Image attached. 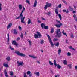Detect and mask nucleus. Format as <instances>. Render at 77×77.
<instances>
[{"instance_id":"7c9ffc66","label":"nucleus","mask_w":77,"mask_h":77,"mask_svg":"<svg viewBox=\"0 0 77 77\" xmlns=\"http://www.w3.org/2000/svg\"><path fill=\"white\" fill-rule=\"evenodd\" d=\"M69 49H71V50H74V51H75V49L73 48H72V46H70L69 47Z\"/></svg>"},{"instance_id":"0e129e2a","label":"nucleus","mask_w":77,"mask_h":77,"mask_svg":"<svg viewBox=\"0 0 77 77\" xmlns=\"http://www.w3.org/2000/svg\"><path fill=\"white\" fill-rule=\"evenodd\" d=\"M42 20H43L44 21H45V19H44V18L43 17H42Z\"/></svg>"},{"instance_id":"bb28decb","label":"nucleus","mask_w":77,"mask_h":77,"mask_svg":"<svg viewBox=\"0 0 77 77\" xmlns=\"http://www.w3.org/2000/svg\"><path fill=\"white\" fill-rule=\"evenodd\" d=\"M47 36L48 37V40H49V41H51V38H50V35H47Z\"/></svg>"},{"instance_id":"39448f33","label":"nucleus","mask_w":77,"mask_h":77,"mask_svg":"<svg viewBox=\"0 0 77 77\" xmlns=\"http://www.w3.org/2000/svg\"><path fill=\"white\" fill-rule=\"evenodd\" d=\"M62 23H60L58 24L55 25V26L57 28H60L61 26H62Z\"/></svg>"},{"instance_id":"f03ea898","label":"nucleus","mask_w":77,"mask_h":77,"mask_svg":"<svg viewBox=\"0 0 77 77\" xmlns=\"http://www.w3.org/2000/svg\"><path fill=\"white\" fill-rule=\"evenodd\" d=\"M15 53L16 54H17L18 56H20L21 57H26V55L25 54L20 52L17 50L15 51Z\"/></svg>"},{"instance_id":"dca6fc26","label":"nucleus","mask_w":77,"mask_h":77,"mask_svg":"<svg viewBox=\"0 0 77 77\" xmlns=\"http://www.w3.org/2000/svg\"><path fill=\"white\" fill-rule=\"evenodd\" d=\"M54 28H51V31H50V33H53V32H54Z\"/></svg>"},{"instance_id":"338daca9","label":"nucleus","mask_w":77,"mask_h":77,"mask_svg":"<svg viewBox=\"0 0 77 77\" xmlns=\"http://www.w3.org/2000/svg\"><path fill=\"white\" fill-rule=\"evenodd\" d=\"M75 69H76V70H77V66H76L75 67Z\"/></svg>"},{"instance_id":"864d4df0","label":"nucleus","mask_w":77,"mask_h":77,"mask_svg":"<svg viewBox=\"0 0 77 77\" xmlns=\"http://www.w3.org/2000/svg\"><path fill=\"white\" fill-rule=\"evenodd\" d=\"M68 66L69 67V68L70 69H71V68L72 66H71V64L68 65Z\"/></svg>"},{"instance_id":"c9c22d12","label":"nucleus","mask_w":77,"mask_h":77,"mask_svg":"<svg viewBox=\"0 0 77 77\" xmlns=\"http://www.w3.org/2000/svg\"><path fill=\"white\" fill-rule=\"evenodd\" d=\"M19 8L20 10L22 9V5H19Z\"/></svg>"},{"instance_id":"8fccbe9b","label":"nucleus","mask_w":77,"mask_h":77,"mask_svg":"<svg viewBox=\"0 0 77 77\" xmlns=\"http://www.w3.org/2000/svg\"><path fill=\"white\" fill-rule=\"evenodd\" d=\"M57 41H58V39L57 38H54L53 39V41L54 42Z\"/></svg>"},{"instance_id":"a878e982","label":"nucleus","mask_w":77,"mask_h":77,"mask_svg":"<svg viewBox=\"0 0 77 77\" xmlns=\"http://www.w3.org/2000/svg\"><path fill=\"white\" fill-rule=\"evenodd\" d=\"M49 42L50 44H51L52 47H53V46H54V44H53V42H52V40H51V41H49Z\"/></svg>"},{"instance_id":"20e7f679","label":"nucleus","mask_w":77,"mask_h":77,"mask_svg":"<svg viewBox=\"0 0 77 77\" xmlns=\"http://www.w3.org/2000/svg\"><path fill=\"white\" fill-rule=\"evenodd\" d=\"M17 63L18 64V66H20L21 65V66H23L24 65V63L23 62H19L17 61Z\"/></svg>"},{"instance_id":"4d7b16f0","label":"nucleus","mask_w":77,"mask_h":77,"mask_svg":"<svg viewBox=\"0 0 77 77\" xmlns=\"http://www.w3.org/2000/svg\"><path fill=\"white\" fill-rule=\"evenodd\" d=\"M2 6V4L0 3V11H1L2 9V8L1 6Z\"/></svg>"},{"instance_id":"f257e3e1","label":"nucleus","mask_w":77,"mask_h":77,"mask_svg":"<svg viewBox=\"0 0 77 77\" xmlns=\"http://www.w3.org/2000/svg\"><path fill=\"white\" fill-rule=\"evenodd\" d=\"M55 33L56 34L55 38H59L62 36V32H60V29H57V30L55 32Z\"/></svg>"},{"instance_id":"e2e57ef3","label":"nucleus","mask_w":77,"mask_h":77,"mask_svg":"<svg viewBox=\"0 0 77 77\" xmlns=\"http://www.w3.org/2000/svg\"><path fill=\"white\" fill-rule=\"evenodd\" d=\"M63 35H64L65 36H67V34H66V33H64Z\"/></svg>"},{"instance_id":"ea45409f","label":"nucleus","mask_w":77,"mask_h":77,"mask_svg":"<svg viewBox=\"0 0 77 77\" xmlns=\"http://www.w3.org/2000/svg\"><path fill=\"white\" fill-rule=\"evenodd\" d=\"M28 42L29 44V45L30 46L32 45V42L30 40H29L28 41Z\"/></svg>"},{"instance_id":"3c124183","label":"nucleus","mask_w":77,"mask_h":77,"mask_svg":"<svg viewBox=\"0 0 77 77\" xmlns=\"http://www.w3.org/2000/svg\"><path fill=\"white\" fill-rule=\"evenodd\" d=\"M18 28L19 29V30H22V28H21V26H19Z\"/></svg>"},{"instance_id":"09e8293b","label":"nucleus","mask_w":77,"mask_h":77,"mask_svg":"<svg viewBox=\"0 0 77 77\" xmlns=\"http://www.w3.org/2000/svg\"><path fill=\"white\" fill-rule=\"evenodd\" d=\"M10 48L11 50H14V49L13 48H12V46H10Z\"/></svg>"},{"instance_id":"1a4fd4ad","label":"nucleus","mask_w":77,"mask_h":77,"mask_svg":"<svg viewBox=\"0 0 77 77\" xmlns=\"http://www.w3.org/2000/svg\"><path fill=\"white\" fill-rule=\"evenodd\" d=\"M7 36H8V41L7 42V44H9V33H8L7 34Z\"/></svg>"},{"instance_id":"393cba45","label":"nucleus","mask_w":77,"mask_h":77,"mask_svg":"<svg viewBox=\"0 0 77 77\" xmlns=\"http://www.w3.org/2000/svg\"><path fill=\"white\" fill-rule=\"evenodd\" d=\"M35 74L36 75V76H39V72H35Z\"/></svg>"},{"instance_id":"5fc2aeb1","label":"nucleus","mask_w":77,"mask_h":77,"mask_svg":"<svg viewBox=\"0 0 77 77\" xmlns=\"http://www.w3.org/2000/svg\"><path fill=\"white\" fill-rule=\"evenodd\" d=\"M44 40H41L40 43L41 44H44Z\"/></svg>"},{"instance_id":"2f4dec72","label":"nucleus","mask_w":77,"mask_h":77,"mask_svg":"<svg viewBox=\"0 0 77 77\" xmlns=\"http://www.w3.org/2000/svg\"><path fill=\"white\" fill-rule=\"evenodd\" d=\"M58 16L60 18V20H62V16H61V14H58Z\"/></svg>"},{"instance_id":"e433bc0d","label":"nucleus","mask_w":77,"mask_h":77,"mask_svg":"<svg viewBox=\"0 0 77 77\" xmlns=\"http://www.w3.org/2000/svg\"><path fill=\"white\" fill-rule=\"evenodd\" d=\"M63 63L64 65H67V61H66V60H64Z\"/></svg>"},{"instance_id":"c85d7f7f","label":"nucleus","mask_w":77,"mask_h":77,"mask_svg":"<svg viewBox=\"0 0 77 77\" xmlns=\"http://www.w3.org/2000/svg\"><path fill=\"white\" fill-rule=\"evenodd\" d=\"M17 43V42H16V41L15 40L13 41L12 42V44H13L14 45H15V44Z\"/></svg>"},{"instance_id":"37998d69","label":"nucleus","mask_w":77,"mask_h":77,"mask_svg":"<svg viewBox=\"0 0 77 77\" xmlns=\"http://www.w3.org/2000/svg\"><path fill=\"white\" fill-rule=\"evenodd\" d=\"M20 37L22 39H23V33H21V35H20Z\"/></svg>"},{"instance_id":"72a5a7b5","label":"nucleus","mask_w":77,"mask_h":77,"mask_svg":"<svg viewBox=\"0 0 77 77\" xmlns=\"http://www.w3.org/2000/svg\"><path fill=\"white\" fill-rule=\"evenodd\" d=\"M44 29H46V30H48V26H44Z\"/></svg>"},{"instance_id":"49530a36","label":"nucleus","mask_w":77,"mask_h":77,"mask_svg":"<svg viewBox=\"0 0 77 77\" xmlns=\"http://www.w3.org/2000/svg\"><path fill=\"white\" fill-rule=\"evenodd\" d=\"M31 73V72H30V71H29L27 72V74L28 75H29V74H30Z\"/></svg>"},{"instance_id":"f8f14e48","label":"nucleus","mask_w":77,"mask_h":77,"mask_svg":"<svg viewBox=\"0 0 77 77\" xmlns=\"http://www.w3.org/2000/svg\"><path fill=\"white\" fill-rule=\"evenodd\" d=\"M23 17V15L20 14V16H18L16 18V20H18L20 18V17Z\"/></svg>"},{"instance_id":"680f3d73","label":"nucleus","mask_w":77,"mask_h":77,"mask_svg":"<svg viewBox=\"0 0 77 77\" xmlns=\"http://www.w3.org/2000/svg\"><path fill=\"white\" fill-rule=\"evenodd\" d=\"M32 75V73H30V74H29V77H31Z\"/></svg>"},{"instance_id":"4468645a","label":"nucleus","mask_w":77,"mask_h":77,"mask_svg":"<svg viewBox=\"0 0 77 77\" xmlns=\"http://www.w3.org/2000/svg\"><path fill=\"white\" fill-rule=\"evenodd\" d=\"M63 12H66V14H68L69 12V11H68V9H67V11L66 10L64 9L63 10Z\"/></svg>"},{"instance_id":"4be33fe9","label":"nucleus","mask_w":77,"mask_h":77,"mask_svg":"<svg viewBox=\"0 0 77 77\" xmlns=\"http://www.w3.org/2000/svg\"><path fill=\"white\" fill-rule=\"evenodd\" d=\"M3 66L5 67H6V68H8L9 67V65L7 64H4Z\"/></svg>"},{"instance_id":"5701e85b","label":"nucleus","mask_w":77,"mask_h":77,"mask_svg":"<svg viewBox=\"0 0 77 77\" xmlns=\"http://www.w3.org/2000/svg\"><path fill=\"white\" fill-rule=\"evenodd\" d=\"M49 65H51V66H53L54 64L53 63L51 62L50 61H49Z\"/></svg>"},{"instance_id":"58836bf2","label":"nucleus","mask_w":77,"mask_h":77,"mask_svg":"<svg viewBox=\"0 0 77 77\" xmlns=\"http://www.w3.org/2000/svg\"><path fill=\"white\" fill-rule=\"evenodd\" d=\"M67 55L68 56H70L71 55V53L68 52L67 54Z\"/></svg>"},{"instance_id":"c756f323","label":"nucleus","mask_w":77,"mask_h":77,"mask_svg":"<svg viewBox=\"0 0 77 77\" xmlns=\"http://www.w3.org/2000/svg\"><path fill=\"white\" fill-rule=\"evenodd\" d=\"M31 23V20L29 18L28 19V24H30Z\"/></svg>"},{"instance_id":"774afa93","label":"nucleus","mask_w":77,"mask_h":77,"mask_svg":"<svg viewBox=\"0 0 77 77\" xmlns=\"http://www.w3.org/2000/svg\"><path fill=\"white\" fill-rule=\"evenodd\" d=\"M3 74H2V73H1L0 74V76L1 77H2L3 76Z\"/></svg>"},{"instance_id":"c03bdc74","label":"nucleus","mask_w":77,"mask_h":77,"mask_svg":"<svg viewBox=\"0 0 77 77\" xmlns=\"http://www.w3.org/2000/svg\"><path fill=\"white\" fill-rule=\"evenodd\" d=\"M62 1L63 3H64L66 5H67V2H66V1H65V0H62Z\"/></svg>"},{"instance_id":"79ce46f5","label":"nucleus","mask_w":77,"mask_h":77,"mask_svg":"<svg viewBox=\"0 0 77 77\" xmlns=\"http://www.w3.org/2000/svg\"><path fill=\"white\" fill-rule=\"evenodd\" d=\"M47 8H48V6H47V4H46V5H45V6L44 7L45 10H46V9H47Z\"/></svg>"},{"instance_id":"7ed1b4c3","label":"nucleus","mask_w":77,"mask_h":77,"mask_svg":"<svg viewBox=\"0 0 77 77\" xmlns=\"http://www.w3.org/2000/svg\"><path fill=\"white\" fill-rule=\"evenodd\" d=\"M37 34H35L34 35V37H35V39H36V38H39L41 36V33L40 32H36Z\"/></svg>"},{"instance_id":"f704fd0d","label":"nucleus","mask_w":77,"mask_h":77,"mask_svg":"<svg viewBox=\"0 0 77 77\" xmlns=\"http://www.w3.org/2000/svg\"><path fill=\"white\" fill-rule=\"evenodd\" d=\"M29 57H32V58H33L34 59H36L37 58V57H34L33 56H32V55H29Z\"/></svg>"},{"instance_id":"0eeeda50","label":"nucleus","mask_w":77,"mask_h":77,"mask_svg":"<svg viewBox=\"0 0 77 77\" xmlns=\"http://www.w3.org/2000/svg\"><path fill=\"white\" fill-rule=\"evenodd\" d=\"M4 73L6 77H9V75L7 74V72L6 71V70L5 69L4 70Z\"/></svg>"},{"instance_id":"f3484780","label":"nucleus","mask_w":77,"mask_h":77,"mask_svg":"<svg viewBox=\"0 0 77 77\" xmlns=\"http://www.w3.org/2000/svg\"><path fill=\"white\" fill-rule=\"evenodd\" d=\"M56 9L55 10V12L56 14H58V10L57 9V7H56Z\"/></svg>"},{"instance_id":"bf43d9fd","label":"nucleus","mask_w":77,"mask_h":77,"mask_svg":"<svg viewBox=\"0 0 77 77\" xmlns=\"http://www.w3.org/2000/svg\"><path fill=\"white\" fill-rule=\"evenodd\" d=\"M50 13H51L50 12H48V13L47 14L49 16L50 15Z\"/></svg>"},{"instance_id":"473e14b6","label":"nucleus","mask_w":77,"mask_h":77,"mask_svg":"<svg viewBox=\"0 0 77 77\" xmlns=\"http://www.w3.org/2000/svg\"><path fill=\"white\" fill-rule=\"evenodd\" d=\"M10 75H11V76H12L13 75H14V73H13V72L12 71H10Z\"/></svg>"},{"instance_id":"b1692460","label":"nucleus","mask_w":77,"mask_h":77,"mask_svg":"<svg viewBox=\"0 0 77 77\" xmlns=\"http://www.w3.org/2000/svg\"><path fill=\"white\" fill-rule=\"evenodd\" d=\"M54 62L55 67H56L57 66V64H56V61L55 60H54Z\"/></svg>"},{"instance_id":"a211bd4d","label":"nucleus","mask_w":77,"mask_h":77,"mask_svg":"<svg viewBox=\"0 0 77 77\" xmlns=\"http://www.w3.org/2000/svg\"><path fill=\"white\" fill-rule=\"evenodd\" d=\"M54 45L55 46H56V47H59V43L58 42L57 43H55L54 44Z\"/></svg>"},{"instance_id":"052dcab7","label":"nucleus","mask_w":77,"mask_h":77,"mask_svg":"<svg viewBox=\"0 0 77 77\" xmlns=\"http://www.w3.org/2000/svg\"><path fill=\"white\" fill-rule=\"evenodd\" d=\"M68 40H67V39H66V43L68 44Z\"/></svg>"},{"instance_id":"2eb2a0df","label":"nucleus","mask_w":77,"mask_h":77,"mask_svg":"<svg viewBox=\"0 0 77 77\" xmlns=\"http://www.w3.org/2000/svg\"><path fill=\"white\" fill-rule=\"evenodd\" d=\"M73 17L75 19V20L76 21H77V16H76V15H75V14H74L73 15Z\"/></svg>"},{"instance_id":"423d86ee","label":"nucleus","mask_w":77,"mask_h":77,"mask_svg":"<svg viewBox=\"0 0 77 77\" xmlns=\"http://www.w3.org/2000/svg\"><path fill=\"white\" fill-rule=\"evenodd\" d=\"M25 18H26L25 17H24L23 18V17H21V18H20L21 22L22 23H25V21H24V19H25Z\"/></svg>"},{"instance_id":"a19ab883","label":"nucleus","mask_w":77,"mask_h":77,"mask_svg":"<svg viewBox=\"0 0 77 77\" xmlns=\"http://www.w3.org/2000/svg\"><path fill=\"white\" fill-rule=\"evenodd\" d=\"M26 2L27 3H28L29 5H30V1L28 0H26Z\"/></svg>"},{"instance_id":"aec40b11","label":"nucleus","mask_w":77,"mask_h":77,"mask_svg":"<svg viewBox=\"0 0 77 77\" xmlns=\"http://www.w3.org/2000/svg\"><path fill=\"white\" fill-rule=\"evenodd\" d=\"M41 27L42 29H43V28H44V26H45V24H44L43 23H42L41 24Z\"/></svg>"},{"instance_id":"6ab92c4d","label":"nucleus","mask_w":77,"mask_h":77,"mask_svg":"<svg viewBox=\"0 0 77 77\" xmlns=\"http://www.w3.org/2000/svg\"><path fill=\"white\" fill-rule=\"evenodd\" d=\"M46 5L48 6V7H51V3H48L47 2L46 3Z\"/></svg>"},{"instance_id":"69168bd1","label":"nucleus","mask_w":77,"mask_h":77,"mask_svg":"<svg viewBox=\"0 0 77 77\" xmlns=\"http://www.w3.org/2000/svg\"><path fill=\"white\" fill-rule=\"evenodd\" d=\"M20 37H18L17 38V41H19V40H20Z\"/></svg>"},{"instance_id":"4c0bfd02","label":"nucleus","mask_w":77,"mask_h":77,"mask_svg":"<svg viewBox=\"0 0 77 77\" xmlns=\"http://www.w3.org/2000/svg\"><path fill=\"white\" fill-rule=\"evenodd\" d=\"M58 51V54L60 55V53H61V49H59Z\"/></svg>"},{"instance_id":"cd10ccee","label":"nucleus","mask_w":77,"mask_h":77,"mask_svg":"<svg viewBox=\"0 0 77 77\" xmlns=\"http://www.w3.org/2000/svg\"><path fill=\"white\" fill-rule=\"evenodd\" d=\"M57 68H58V69H60L62 68V67L60 65H59V64H58L57 65Z\"/></svg>"},{"instance_id":"13d9d810","label":"nucleus","mask_w":77,"mask_h":77,"mask_svg":"<svg viewBox=\"0 0 77 77\" xmlns=\"http://www.w3.org/2000/svg\"><path fill=\"white\" fill-rule=\"evenodd\" d=\"M24 10H23V9H22V11L20 14H21V15H23V12H24Z\"/></svg>"},{"instance_id":"6e6552de","label":"nucleus","mask_w":77,"mask_h":77,"mask_svg":"<svg viewBox=\"0 0 77 77\" xmlns=\"http://www.w3.org/2000/svg\"><path fill=\"white\" fill-rule=\"evenodd\" d=\"M38 3L37 0H35L34 2V4L33 7L35 8L36 7V5H37V4Z\"/></svg>"},{"instance_id":"ddd939ff","label":"nucleus","mask_w":77,"mask_h":77,"mask_svg":"<svg viewBox=\"0 0 77 77\" xmlns=\"http://www.w3.org/2000/svg\"><path fill=\"white\" fill-rule=\"evenodd\" d=\"M12 25V23H10L7 26V29H9L10 27H11Z\"/></svg>"},{"instance_id":"9b49d317","label":"nucleus","mask_w":77,"mask_h":77,"mask_svg":"<svg viewBox=\"0 0 77 77\" xmlns=\"http://www.w3.org/2000/svg\"><path fill=\"white\" fill-rule=\"evenodd\" d=\"M14 33L15 34V35H18V31L16 29H14L13 30Z\"/></svg>"},{"instance_id":"412c9836","label":"nucleus","mask_w":77,"mask_h":77,"mask_svg":"<svg viewBox=\"0 0 77 77\" xmlns=\"http://www.w3.org/2000/svg\"><path fill=\"white\" fill-rule=\"evenodd\" d=\"M6 60L7 61H10L11 60V58H10V57H8L6 58Z\"/></svg>"},{"instance_id":"de8ad7c7","label":"nucleus","mask_w":77,"mask_h":77,"mask_svg":"<svg viewBox=\"0 0 77 77\" xmlns=\"http://www.w3.org/2000/svg\"><path fill=\"white\" fill-rule=\"evenodd\" d=\"M56 21L57 22V24H59L60 23V22L59 21H58L57 20H56Z\"/></svg>"},{"instance_id":"a18cd8bd","label":"nucleus","mask_w":77,"mask_h":77,"mask_svg":"<svg viewBox=\"0 0 77 77\" xmlns=\"http://www.w3.org/2000/svg\"><path fill=\"white\" fill-rule=\"evenodd\" d=\"M70 36L72 38H74V35H73V33H71V35H70Z\"/></svg>"},{"instance_id":"9d476101","label":"nucleus","mask_w":77,"mask_h":77,"mask_svg":"<svg viewBox=\"0 0 77 77\" xmlns=\"http://www.w3.org/2000/svg\"><path fill=\"white\" fill-rule=\"evenodd\" d=\"M68 9L70 11H73V8L72 7V6H69Z\"/></svg>"},{"instance_id":"603ef678","label":"nucleus","mask_w":77,"mask_h":77,"mask_svg":"<svg viewBox=\"0 0 77 77\" xmlns=\"http://www.w3.org/2000/svg\"><path fill=\"white\" fill-rule=\"evenodd\" d=\"M58 8H61V7H62V5L61 4H60L58 6Z\"/></svg>"},{"instance_id":"6e6d98bb","label":"nucleus","mask_w":77,"mask_h":77,"mask_svg":"<svg viewBox=\"0 0 77 77\" xmlns=\"http://www.w3.org/2000/svg\"><path fill=\"white\" fill-rule=\"evenodd\" d=\"M14 45H16L17 47H18V44L16 43Z\"/></svg>"}]
</instances>
